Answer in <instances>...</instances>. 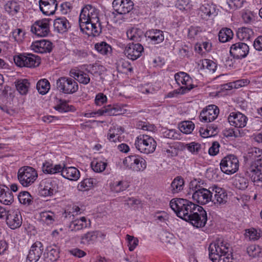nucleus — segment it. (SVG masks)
Listing matches in <instances>:
<instances>
[{
	"mask_svg": "<svg viewBox=\"0 0 262 262\" xmlns=\"http://www.w3.org/2000/svg\"><path fill=\"white\" fill-rule=\"evenodd\" d=\"M99 11L91 5H85L81 10L79 18L80 30L88 36H97L101 32L99 17Z\"/></svg>",
	"mask_w": 262,
	"mask_h": 262,
	"instance_id": "f257e3e1",
	"label": "nucleus"
},
{
	"mask_svg": "<svg viewBox=\"0 0 262 262\" xmlns=\"http://www.w3.org/2000/svg\"><path fill=\"white\" fill-rule=\"evenodd\" d=\"M247 158L251 164L247 172L254 182H262V150L256 147L249 150Z\"/></svg>",
	"mask_w": 262,
	"mask_h": 262,
	"instance_id": "f03ea898",
	"label": "nucleus"
},
{
	"mask_svg": "<svg viewBox=\"0 0 262 262\" xmlns=\"http://www.w3.org/2000/svg\"><path fill=\"white\" fill-rule=\"evenodd\" d=\"M169 205L177 215L184 220L189 219V216L193 211H199V209L201 208L200 206L191 201L181 198L172 199Z\"/></svg>",
	"mask_w": 262,
	"mask_h": 262,
	"instance_id": "7ed1b4c3",
	"label": "nucleus"
},
{
	"mask_svg": "<svg viewBox=\"0 0 262 262\" xmlns=\"http://www.w3.org/2000/svg\"><path fill=\"white\" fill-rule=\"evenodd\" d=\"M174 79L178 85H180L182 84L184 86H182L179 89L169 92L168 94V97L171 98L179 94H184L193 88V85L192 84V80L189 75L186 73L180 72L176 73L174 75Z\"/></svg>",
	"mask_w": 262,
	"mask_h": 262,
	"instance_id": "20e7f679",
	"label": "nucleus"
},
{
	"mask_svg": "<svg viewBox=\"0 0 262 262\" xmlns=\"http://www.w3.org/2000/svg\"><path fill=\"white\" fill-rule=\"evenodd\" d=\"M230 249L229 243L222 238H218L209 245L208 248L209 258L211 260H216L217 258L231 253Z\"/></svg>",
	"mask_w": 262,
	"mask_h": 262,
	"instance_id": "39448f33",
	"label": "nucleus"
},
{
	"mask_svg": "<svg viewBox=\"0 0 262 262\" xmlns=\"http://www.w3.org/2000/svg\"><path fill=\"white\" fill-rule=\"evenodd\" d=\"M190 189L192 190L194 201L201 205H205L211 201V189L203 188L198 184L196 181L191 182Z\"/></svg>",
	"mask_w": 262,
	"mask_h": 262,
	"instance_id": "423d86ee",
	"label": "nucleus"
},
{
	"mask_svg": "<svg viewBox=\"0 0 262 262\" xmlns=\"http://www.w3.org/2000/svg\"><path fill=\"white\" fill-rule=\"evenodd\" d=\"M135 146L140 152L148 154L155 150L157 142L152 137L147 135H140L136 139Z\"/></svg>",
	"mask_w": 262,
	"mask_h": 262,
	"instance_id": "0eeeda50",
	"label": "nucleus"
},
{
	"mask_svg": "<svg viewBox=\"0 0 262 262\" xmlns=\"http://www.w3.org/2000/svg\"><path fill=\"white\" fill-rule=\"evenodd\" d=\"M17 178L24 187H29L33 184L38 178L37 171L30 166H23L18 169Z\"/></svg>",
	"mask_w": 262,
	"mask_h": 262,
	"instance_id": "6e6552de",
	"label": "nucleus"
},
{
	"mask_svg": "<svg viewBox=\"0 0 262 262\" xmlns=\"http://www.w3.org/2000/svg\"><path fill=\"white\" fill-rule=\"evenodd\" d=\"M14 61L18 67L29 68L36 67L40 63V58L38 56L28 53L14 56Z\"/></svg>",
	"mask_w": 262,
	"mask_h": 262,
	"instance_id": "1a4fd4ad",
	"label": "nucleus"
},
{
	"mask_svg": "<svg viewBox=\"0 0 262 262\" xmlns=\"http://www.w3.org/2000/svg\"><path fill=\"white\" fill-rule=\"evenodd\" d=\"M220 165L223 172L230 175L235 173L238 170L239 161L236 156L230 154L222 159Z\"/></svg>",
	"mask_w": 262,
	"mask_h": 262,
	"instance_id": "9d476101",
	"label": "nucleus"
},
{
	"mask_svg": "<svg viewBox=\"0 0 262 262\" xmlns=\"http://www.w3.org/2000/svg\"><path fill=\"white\" fill-rule=\"evenodd\" d=\"M123 164L127 168L137 172L144 171L147 166L145 160L137 155L126 157L123 160Z\"/></svg>",
	"mask_w": 262,
	"mask_h": 262,
	"instance_id": "9b49d317",
	"label": "nucleus"
},
{
	"mask_svg": "<svg viewBox=\"0 0 262 262\" xmlns=\"http://www.w3.org/2000/svg\"><path fill=\"white\" fill-rule=\"evenodd\" d=\"M57 89L64 94H73L78 90V85L75 80L67 77H61L56 81Z\"/></svg>",
	"mask_w": 262,
	"mask_h": 262,
	"instance_id": "f8f14e48",
	"label": "nucleus"
},
{
	"mask_svg": "<svg viewBox=\"0 0 262 262\" xmlns=\"http://www.w3.org/2000/svg\"><path fill=\"white\" fill-rule=\"evenodd\" d=\"M123 106L122 104H114L108 105L96 112L85 113L84 116L88 118L99 116H117L123 113Z\"/></svg>",
	"mask_w": 262,
	"mask_h": 262,
	"instance_id": "ddd939ff",
	"label": "nucleus"
},
{
	"mask_svg": "<svg viewBox=\"0 0 262 262\" xmlns=\"http://www.w3.org/2000/svg\"><path fill=\"white\" fill-rule=\"evenodd\" d=\"M58 181L50 179L41 181L39 187V192L43 196H52L58 191Z\"/></svg>",
	"mask_w": 262,
	"mask_h": 262,
	"instance_id": "4468645a",
	"label": "nucleus"
},
{
	"mask_svg": "<svg viewBox=\"0 0 262 262\" xmlns=\"http://www.w3.org/2000/svg\"><path fill=\"white\" fill-rule=\"evenodd\" d=\"M189 217V219H186L185 221L189 222L196 228L204 227L207 221V213L201 206V208L199 209V211H193Z\"/></svg>",
	"mask_w": 262,
	"mask_h": 262,
	"instance_id": "2eb2a0df",
	"label": "nucleus"
},
{
	"mask_svg": "<svg viewBox=\"0 0 262 262\" xmlns=\"http://www.w3.org/2000/svg\"><path fill=\"white\" fill-rule=\"evenodd\" d=\"M50 19L44 18L36 21L31 27V31L40 37H45L50 32Z\"/></svg>",
	"mask_w": 262,
	"mask_h": 262,
	"instance_id": "dca6fc26",
	"label": "nucleus"
},
{
	"mask_svg": "<svg viewBox=\"0 0 262 262\" xmlns=\"http://www.w3.org/2000/svg\"><path fill=\"white\" fill-rule=\"evenodd\" d=\"M219 112V108L216 105H209L201 112L200 120L205 123L213 121L217 117Z\"/></svg>",
	"mask_w": 262,
	"mask_h": 262,
	"instance_id": "f3484780",
	"label": "nucleus"
},
{
	"mask_svg": "<svg viewBox=\"0 0 262 262\" xmlns=\"http://www.w3.org/2000/svg\"><path fill=\"white\" fill-rule=\"evenodd\" d=\"M249 52V47L245 43L236 42L231 45L230 48V54L234 58L240 59L246 57Z\"/></svg>",
	"mask_w": 262,
	"mask_h": 262,
	"instance_id": "a211bd4d",
	"label": "nucleus"
},
{
	"mask_svg": "<svg viewBox=\"0 0 262 262\" xmlns=\"http://www.w3.org/2000/svg\"><path fill=\"white\" fill-rule=\"evenodd\" d=\"M211 189V202L215 205H225L228 201V195L226 191L221 187L214 186L210 187Z\"/></svg>",
	"mask_w": 262,
	"mask_h": 262,
	"instance_id": "6ab92c4d",
	"label": "nucleus"
},
{
	"mask_svg": "<svg viewBox=\"0 0 262 262\" xmlns=\"http://www.w3.org/2000/svg\"><path fill=\"white\" fill-rule=\"evenodd\" d=\"M144 51V48L140 43H129L125 48L124 53L129 59L135 60L140 56Z\"/></svg>",
	"mask_w": 262,
	"mask_h": 262,
	"instance_id": "aec40b11",
	"label": "nucleus"
},
{
	"mask_svg": "<svg viewBox=\"0 0 262 262\" xmlns=\"http://www.w3.org/2000/svg\"><path fill=\"white\" fill-rule=\"evenodd\" d=\"M113 7L119 14L129 13L134 8V3L131 0H114Z\"/></svg>",
	"mask_w": 262,
	"mask_h": 262,
	"instance_id": "412c9836",
	"label": "nucleus"
},
{
	"mask_svg": "<svg viewBox=\"0 0 262 262\" xmlns=\"http://www.w3.org/2000/svg\"><path fill=\"white\" fill-rule=\"evenodd\" d=\"M7 225L12 229L19 228L22 224L21 213L18 210H9V213L6 220Z\"/></svg>",
	"mask_w": 262,
	"mask_h": 262,
	"instance_id": "4be33fe9",
	"label": "nucleus"
},
{
	"mask_svg": "<svg viewBox=\"0 0 262 262\" xmlns=\"http://www.w3.org/2000/svg\"><path fill=\"white\" fill-rule=\"evenodd\" d=\"M229 124L235 127H244L247 123L248 118L241 112H232L228 117Z\"/></svg>",
	"mask_w": 262,
	"mask_h": 262,
	"instance_id": "5701e85b",
	"label": "nucleus"
},
{
	"mask_svg": "<svg viewBox=\"0 0 262 262\" xmlns=\"http://www.w3.org/2000/svg\"><path fill=\"white\" fill-rule=\"evenodd\" d=\"M43 251L42 244L39 241L35 242L31 247L26 262H37Z\"/></svg>",
	"mask_w": 262,
	"mask_h": 262,
	"instance_id": "b1692460",
	"label": "nucleus"
},
{
	"mask_svg": "<svg viewBox=\"0 0 262 262\" xmlns=\"http://www.w3.org/2000/svg\"><path fill=\"white\" fill-rule=\"evenodd\" d=\"M39 9L46 15H51L55 13L58 6L56 0H40Z\"/></svg>",
	"mask_w": 262,
	"mask_h": 262,
	"instance_id": "393cba45",
	"label": "nucleus"
},
{
	"mask_svg": "<svg viewBox=\"0 0 262 262\" xmlns=\"http://www.w3.org/2000/svg\"><path fill=\"white\" fill-rule=\"evenodd\" d=\"M31 48L33 51L36 53L50 52L52 49V43L49 40L41 39L32 42Z\"/></svg>",
	"mask_w": 262,
	"mask_h": 262,
	"instance_id": "a878e982",
	"label": "nucleus"
},
{
	"mask_svg": "<svg viewBox=\"0 0 262 262\" xmlns=\"http://www.w3.org/2000/svg\"><path fill=\"white\" fill-rule=\"evenodd\" d=\"M217 14L216 6L213 4H205L202 5L199 11V15L205 20H207L211 16H214Z\"/></svg>",
	"mask_w": 262,
	"mask_h": 262,
	"instance_id": "bb28decb",
	"label": "nucleus"
},
{
	"mask_svg": "<svg viewBox=\"0 0 262 262\" xmlns=\"http://www.w3.org/2000/svg\"><path fill=\"white\" fill-rule=\"evenodd\" d=\"M14 202V195L10 188L6 185H0V202L5 205H10Z\"/></svg>",
	"mask_w": 262,
	"mask_h": 262,
	"instance_id": "cd10ccee",
	"label": "nucleus"
},
{
	"mask_svg": "<svg viewBox=\"0 0 262 262\" xmlns=\"http://www.w3.org/2000/svg\"><path fill=\"white\" fill-rule=\"evenodd\" d=\"M145 36L153 44H159L163 41L164 35L162 31L157 29L149 30L145 33Z\"/></svg>",
	"mask_w": 262,
	"mask_h": 262,
	"instance_id": "c85d7f7f",
	"label": "nucleus"
},
{
	"mask_svg": "<svg viewBox=\"0 0 262 262\" xmlns=\"http://www.w3.org/2000/svg\"><path fill=\"white\" fill-rule=\"evenodd\" d=\"M90 225V221H87L85 217L73 219L69 224V229L72 231H76L86 228Z\"/></svg>",
	"mask_w": 262,
	"mask_h": 262,
	"instance_id": "c756f323",
	"label": "nucleus"
},
{
	"mask_svg": "<svg viewBox=\"0 0 262 262\" xmlns=\"http://www.w3.org/2000/svg\"><path fill=\"white\" fill-rule=\"evenodd\" d=\"M54 30L58 33H63L67 32L70 28L68 20L64 17H60L54 21Z\"/></svg>",
	"mask_w": 262,
	"mask_h": 262,
	"instance_id": "7c9ffc66",
	"label": "nucleus"
},
{
	"mask_svg": "<svg viewBox=\"0 0 262 262\" xmlns=\"http://www.w3.org/2000/svg\"><path fill=\"white\" fill-rule=\"evenodd\" d=\"M70 74L71 76L74 78L80 83L87 84L90 81V77L89 74L81 70L72 69Z\"/></svg>",
	"mask_w": 262,
	"mask_h": 262,
	"instance_id": "2f4dec72",
	"label": "nucleus"
},
{
	"mask_svg": "<svg viewBox=\"0 0 262 262\" xmlns=\"http://www.w3.org/2000/svg\"><path fill=\"white\" fill-rule=\"evenodd\" d=\"M61 175L71 181H77L80 176V171L75 167H63Z\"/></svg>",
	"mask_w": 262,
	"mask_h": 262,
	"instance_id": "473e14b6",
	"label": "nucleus"
},
{
	"mask_svg": "<svg viewBox=\"0 0 262 262\" xmlns=\"http://www.w3.org/2000/svg\"><path fill=\"white\" fill-rule=\"evenodd\" d=\"M47 253L45 256L46 262H54L59 257V250L56 245H52L47 247Z\"/></svg>",
	"mask_w": 262,
	"mask_h": 262,
	"instance_id": "72a5a7b5",
	"label": "nucleus"
},
{
	"mask_svg": "<svg viewBox=\"0 0 262 262\" xmlns=\"http://www.w3.org/2000/svg\"><path fill=\"white\" fill-rule=\"evenodd\" d=\"M42 171L45 173L49 174H55L62 172L63 167L60 164L53 165L49 162H46L42 165Z\"/></svg>",
	"mask_w": 262,
	"mask_h": 262,
	"instance_id": "f704fd0d",
	"label": "nucleus"
},
{
	"mask_svg": "<svg viewBox=\"0 0 262 262\" xmlns=\"http://www.w3.org/2000/svg\"><path fill=\"white\" fill-rule=\"evenodd\" d=\"M107 166V160L101 159L99 158L93 160L91 162V167L92 169L96 172H102L106 169Z\"/></svg>",
	"mask_w": 262,
	"mask_h": 262,
	"instance_id": "c9c22d12",
	"label": "nucleus"
},
{
	"mask_svg": "<svg viewBox=\"0 0 262 262\" xmlns=\"http://www.w3.org/2000/svg\"><path fill=\"white\" fill-rule=\"evenodd\" d=\"M15 84L17 91L21 95H26L28 93L30 86V83L28 79H18L15 82Z\"/></svg>",
	"mask_w": 262,
	"mask_h": 262,
	"instance_id": "e433bc0d",
	"label": "nucleus"
},
{
	"mask_svg": "<svg viewBox=\"0 0 262 262\" xmlns=\"http://www.w3.org/2000/svg\"><path fill=\"white\" fill-rule=\"evenodd\" d=\"M126 35L128 39L136 42L140 41L143 37V32L139 28H132L127 30Z\"/></svg>",
	"mask_w": 262,
	"mask_h": 262,
	"instance_id": "4c0bfd02",
	"label": "nucleus"
},
{
	"mask_svg": "<svg viewBox=\"0 0 262 262\" xmlns=\"http://www.w3.org/2000/svg\"><path fill=\"white\" fill-rule=\"evenodd\" d=\"M117 70L122 73H126L133 70L130 63L124 59L120 58L116 63Z\"/></svg>",
	"mask_w": 262,
	"mask_h": 262,
	"instance_id": "58836bf2",
	"label": "nucleus"
},
{
	"mask_svg": "<svg viewBox=\"0 0 262 262\" xmlns=\"http://www.w3.org/2000/svg\"><path fill=\"white\" fill-rule=\"evenodd\" d=\"M129 186L127 181L124 180L114 181L110 185L112 191L119 193L126 190Z\"/></svg>",
	"mask_w": 262,
	"mask_h": 262,
	"instance_id": "ea45409f",
	"label": "nucleus"
},
{
	"mask_svg": "<svg viewBox=\"0 0 262 262\" xmlns=\"http://www.w3.org/2000/svg\"><path fill=\"white\" fill-rule=\"evenodd\" d=\"M40 216L41 221L47 225H52L56 219L55 214L50 211L41 212Z\"/></svg>",
	"mask_w": 262,
	"mask_h": 262,
	"instance_id": "a19ab883",
	"label": "nucleus"
},
{
	"mask_svg": "<svg viewBox=\"0 0 262 262\" xmlns=\"http://www.w3.org/2000/svg\"><path fill=\"white\" fill-rule=\"evenodd\" d=\"M4 8L9 14L14 15L19 12L20 8L17 2L10 1L5 5Z\"/></svg>",
	"mask_w": 262,
	"mask_h": 262,
	"instance_id": "79ce46f5",
	"label": "nucleus"
},
{
	"mask_svg": "<svg viewBox=\"0 0 262 262\" xmlns=\"http://www.w3.org/2000/svg\"><path fill=\"white\" fill-rule=\"evenodd\" d=\"M184 185V180L180 177H176L171 184V191L172 193H178L183 190Z\"/></svg>",
	"mask_w": 262,
	"mask_h": 262,
	"instance_id": "37998d69",
	"label": "nucleus"
},
{
	"mask_svg": "<svg viewBox=\"0 0 262 262\" xmlns=\"http://www.w3.org/2000/svg\"><path fill=\"white\" fill-rule=\"evenodd\" d=\"M233 36V32L230 29L223 28L219 33V39L220 42H226L232 39Z\"/></svg>",
	"mask_w": 262,
	"mask_h": 262,
	"instance_id": "c03bdc74",
	"label": "nucleus"
},
{
	"mask_svg": "<svg viewBox=\"0 0 262 262\" xmlns=\"http://www.w3.org/2000/svg\"><path fill=\"white\" fill-rule=\"evenodd\" d=\"M36 88L39 94L45 95L47 94L50 89V82L46 79H40L36 84Z\"/></svg>",
	"mask_w": 262,
	"mask_h": 262,
	"instance_id": "a18cd8bd",
	"label": "nucleus"
},
{
	"mask_svg": "<svg viewBox=\"0 0 262 262\" xmlns=\"http://www.w3.org/2000/svg\"><path fill=\"white\" fill-rule=\"evenodd\" d=\"M80 208L76 205H73V206L68 207L67 209L62 214V217L66 219H71L73 217V220L74 219V216L81 213Z\"/></svg>",
	"mask_w": 262,
	"mask_h": 262,
	"instance_id": "49530a36",
	"label": "nucleus"
},
{
	"mask_svg": "<svg viewBox=\"0 0 262 262\" xmlns=\"http://www.w3.org/2000/svg\"><path fill=\"white\" fill-rule=\"evenodd\" d=\"M97 231H90L83 234L81 238V243L83 244H91L93 243L97 238Z\"/></svg>",
	"mask_w": 262,
	"mask_h": 262,
	"instance_id": "de8ad7c7",
	"label": "nucleus"
},
{
	"mask_svg": "<svg viewBox=\"0 0 262 262\" xmlns=\"http://www.w3.org/2000/svg\"><path fill=\"white\" fill-rule=\"evenodd\" d=\"M18 199L20 203L29 206L33 203V197L28 191H21L18 195Z\"/></svg>",
	"mask_w": 262,
	"mask_h": 262,
	"instance_id": "09e8293b",
	"label": "nucleus"
},
{
	"mask_svg": "<svg viewBox=\"0 0 262 262\" xmlns=\"http://www.w3.org/2000/svg\"><path fill=\"white\" fill-rule=\"evenodd\" d=\"M95 48L99 53L104 55L111 54L112 52L111 47L105 42L96 43Z\"/></svg>",
	"mask_w": 262,
	"mask_h": 262,
	"instance_id": "8fccbe9b",
	"label": "nucleus"
},
{
	"mask_svg": "<svg viewBox=\"0 0 262 262\" xmlns=\"http://www.w3.org/2000/svg\"><path fill=\"white\" fill-rule=\"evenodd\" d=\"M252 34V30L246 27L239 28L236 33L237 36L240 40H249Z\"/></svg>",
	"mask_w": 262,
	"mask_h": 262,
	"instance_id": "3c124183",
	"label": "nucleus"
},
{
	"mask_svg": "<svg viewBox=\"0 0 262 262\" xmlns=\"http://www.w3.org/2000/svg\"><path fill=\"white\" fill-rule=\"evenodd\" d=\"M180 130L186 134H190L194 128V124L191 121L182 122L179 125Z\"/></svg>",
	"mask_w": 262,
	"mask_h": 262,
	"instance_id": "603ef678",
	"label": "nucleus"
},
{
	"mask_svg": "<svg viewBox=\"0 0 262 262\" xmlns=\"http://www.w3.org/2000/svg\"><path fill=\"white\" fill-rule=\"evenodd\" d=\"M233 184L237 188L244 190L247 188L249 182L246 178L237 176L234 181Z\"/></svg>",
	"mask_w": 262,
	"mask_h": 262,
	"instance_id": "864d4df0",
	"label": "nucleus"
},
{
	"mask_svg": "<svg viewBox=\"0 0 262 262\" xmlns=\"http://www.w3.org/2000/svg\"><path fill=\"white\" fill-rule=\"evenodd\" d=\"M94 181L92 178H87L82 181L77 186L78 190L84 191L89 190L93 186Z\"/></svg>",
	"mask_w": 262,
	"mask_h": 262,
	"instance_id": "5fc2aeb1",
	"label": "nucleus"
},
{
	"mask_svg": "<svg viewBox=\"0 0 262 262\" xmlns=\"http://www.w3.org/2000/svg\"><path fill=\"white\" fill-rule=\"evenodd\" d=\"M245 237L250 241L257 240L260 236V233L254 228H250L246 230Z\"/></svg>",
	"mask_w": 262,
	"mask_h": 262,
	"instance_id": "6e6d98bb",
	"label": "nucleus"
},
{
	"mask_svg": "<svg viewBox=\"0 0 262 262\" xmlns=\"http://www.w3.org/2000/svg\"><path fill=\"white\" fill-rule=\"evenodd\" d=\"M202 66L203 69H207L212 72H214L216 68V63L208 59H204L202 60Z\"/></svg>",
	"mask_w": 262,
	"mask_h": 262,
	"instance_id": "4d7b16f0",
	"label": "nucleus"
},
{
	"mask_svg": "<svg viewBox=\"0 0 262 262\" xmlns=\"http://www.w3.org/2000/svg\"><path fill=\"white\" fill-rule=\"evenodd\" d=\"M184 148L187 149L189 151L193 154H197L201 150V145L198 143L192 142L186 144Z\"/></svg>",
	"mask_w": 262,
	"mask_h": 262,
	"instance_id": "13d9d810",
	"label": "nucleus"
},
{
	"mask_svg": "<svg viewBox=\"0 0 262 262\" xmlns=\"http://www.w3.org/2000/svg\"><path fill=\"white\" fill-rule=\"evenodd\" d=\"M175 6L177 8L182 11H187L191 9L189 0H177Z\"/></svg>",
	"mask_w": 262,
	"mask_h": 262,
	"instance_id": "bf43d9fd",
	"label": "nucleus"
},
{
	"mask_svg": "<svg viewBox=\"0 0 262 262\" xmlns=\"http://www.w3.org/2000/svg\"><path fill=\"white\" fill-rule=\"evenodd\" d=\"M126 239L128 242V246L130 251H133L138 245L139 240L133 236L126 235Z\"/></svg>",
	"mask_w": 262,
	"mask_h": 262,
	"instance_id": "052dcab7",
	"label": "nucleus"
},
{
	"mask_svg": "<svg viewBox=\"0 0 262 262\" xmlns=\"http://www.w3.org/2000/svg\"><path fill=\"white\" fill-rule=\"evenodd\" d=\"M141 201L137 198L132 197L128 198L125 200V205L128 206V207L136 208L141 204Z\"/></svg>",
	"mask_w": 262,
	"mask_h": 262,
	"instance_id": "680f3d73",
	"label": "nucleus"
},
{
	"mask_svg": "<svg viewBox=\"0 0 262 262\" xmlns=\"http://www.w3.org/2000/svg\"><path fill=\"white\" fill-rule=\"evenodd\" d=\"M247 253L250 256L255 257L260 253V249L258 246L252 245L247 248Z\"/></svg>",
	"mask_w": 262,
	"mask_h": 262,
	"instance_id": "e2e57ef3",
	"label": "nucleus"
},
{
	"mask_svg": "<svg viewBox=\"0 0 262 262\" xmlns=\"http://www.w3.org/2000/svg\"><path fill=\"white\" fill-rule=\"evenodd\" d=\"M55 108L60 113L67 112L71 110L68 103L61 100H60L59 103L55 106Z\"/></svg>",
	"mask_w": 262,
	"mask_h": 262,
	"instance_id": "0e129e2a",
	"label": "nucleus"
},
{
	"mask_svg": "<svg viewBox=\"0 0 262 262\" xmlns=\"http://www.w3.org/2000/svg\"><path fill=\"white\" fill-rule=\"evenodd\" d=\"M163 136L166 138L173 140L179 138V134L176 129H167L163 132Z\"/></svg>",
	"mask_w": 262,
	"mask_h": 262,
	"instance_id": "69168bd1",
	"label": "nucleus"
},
{
	"mask_svg": "<svg viewBox=\"0 0 262 262\" xmlns=\"http://www.w3.org/2000/svg\"><path fill=\"white\" fill-rule=\"evenodd\" d=\"M119 134L116 133L115 130L112 129L111 128L109 129L107 138L110 141L116 142L117 141H119Z\"/></svg>",
	"mask_w": 262,
	"mask_h": 262,
	"instance_id": "338daca9",
	"label": "nucleus"
},
{
	"mask_svg": "<svg viewBox=\"0 0 262 262\" xmlns=\"http://www.w3.org/2000/svg\"><path fill=\"white\" fill-rule=\"evenodd\" d=\"M243 3V0H227V4L230 9H236L241 8Z\"/></svg>",
	"mask_w": 262,
	"mask_h": 262,
	"instance_id": "774afa93",
	"label": "nucleus"
}]
</instances>
